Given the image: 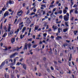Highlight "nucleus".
<instances>
[{"mask_svg":"<svg viewBox=\"0 0 78 78\" xmlns=\"http://www.w3.org/2000/svg\"><path fill=\"white\" fill-rule=\"evenodd\" d=\"M23 23L22 22L19 24V28L17 30V31H15V34H16V32H18L19 31V29L20 30H21L22 29V27H23V25H22L23 24ZM20 25H22L20 26Z\"/></svg>","mask_w":78,"mask_h":78,"instance_id":"f257e3e1","label":"nucleus"},{"mask_svg":"<svg viewBox=\"0 0 78 78\" xmlns=\"http://www.w3.org/2000/svg\"><path fill=\"white\" fill-rule=\"evenodd\" d=\"M63 19L64 20H65V21H69V17L67 16L66 15H65L63 16Z\"/></svg>","mask_w":78,"mask_h":78,"instance_id":"f03ea898","label":"nucleus"},{"mask_svg":"<svg viewBox=\"0 0 78 78\" xmlns=\"http://www.w3.org/2000/svg\"><path fill=\"white\" fill-rule=\"evenodd\" d=\"M20 65H22L23 66V67L24 68V69H25V70H26L27 66L26 64L23 63L22 64V63H20Z\"/></svg>","mask_w":78,"mask_h":78,"instance_id":"7ed1b4c3","label":"nucleus"},{"mask_svg":"<svg viewBox=\"0 0 78 78\" xmlns=\"http://www.w3.org/2000/svg\"><path fill=\"white\" fill-rule=\"evenodd\" d=\"M5 64V62H4L2 63V64H1V65L0 66V69H1L2 67H3V66H4Z\"/></svg>","mask_w":78,"mask_h":78,"instance_id":"20e7f679","label":"nucleus"},{"mask_svg":"<svg viewBox=\"0 0 78 78\" xmlns=\"http://www.w3.org/2000/svg\"><path fill=\"white\" fill-rule=\"evenodd\" d=\"M21 11H20L18 12L17 14V15L19 16V17H20V16H21L22 13H21V14H20V13H21Z\"/></svg>","mask_w":78,"mask_h":78,"instance_id":"39448f33","label":"nucleus"},{"mask_svg":"<svg viewBox=\"0 0 78 78\" xmlns=\"http://www.w3.org/2000/svg\"><path fill=\"white\" fill-rule=\"evenodd\" d=\"M13 34V30H12L11 31V32L8 33V36H10V35H12V34Z\"/></svg>","mask_w":78,"mask_h":78,"instance_id":"423d86ee","label":"nucleus"},{"mask_svg":"<svg viewBox=\"0 0 78 78\" xmlns=\"http://www.w3.org/2000/svg\"><path fill=\"white\" fill-rule=\"evenodd\" d=\"M22 48V46H21V47L20 48H19V47H17V48H16V50L17 51H19L20 50L19 49H21Z\"/></svg>","mask_w":78,"mask_h":78,"instance_id":"0eeeda50","label":"nucleus"},{"mask_svg":"<svg viewBox=\"0 0 78 78\" xmlns=\"http://www.w3.org/2000/svg\"><path fill=\"white\" fill-rule=\"evenodd\" d=\"M8 12H7L4 15V16L6 17V16H8Z\"/></svg>","mask_w":78,"mask_h":78,"instance_id":"6e6552de","label":"nucleus"},{"mask_svg":"<svg viewBox=\"0 0 78 78\" xmlns=\"http://www.w3.org/2000/svg\"><path fill=\"white\" fill-rule=\"evenodd\" d=\"M26 27H23V29L22 30V33H23L24 32L25 30H26Z\"/></svg>","mask_w":78,"mask_h":78,"instance_id":"1a4fd4ad","label":"nucleus"},{"mask_svg":"<svg viewBox=\"0 0 78 78\" xmlns=\"http://www.w3.org/2000/svg\"><path fill=\"white\" fill-rule=\"evenodd\" d=\"M56 39L58 40H59V39H62V37L60 36H58L57 37H56Z\"/></svg>","mask_w":78,"mask_h":78,"instance_id":"9d476101","label":"nucleus"},{"mask_svg":"<svg viewBox=\"0 0 78 78\" xmlns=\"http://www.w3.org/2000/svg\"><path fill=\"white\" fill-rule=\"evenodd\" d=\"M27 46H28V48L30 49L31 48V44L30 43L28 44H27Z\"/></svg>","mask_w":78,"mask_h":78,"instance_id":"9b49d317","label":"nucleus"},{"mask_svg":"<svg viewBox=\"0 0 78 78\" xmlns=\"http://www.w3.org/2000/svg\"><path fill=\"white\" fill-rule=\"evenodd\" d=\"M12 44H13V42H15V38H12Z\"/></svg>","mask_w":78,"mask_h":78,"instance_id":"f8f14e48","label":"nucleus"},{"mask_svg":"<svg viewBox=\"0 0 78 78\" xmlns=\"http://www.w3.org/2000/svg\"><path fill=\"white\" fill-rule=\"evenodd\" d=\"M9 3L10 4H12L14 3V2L13 1H11L9 0Z\"/></svg>","mask_w":78,"mask_h":78,"instance_id":"ddd939ff","label":"nucleus"},{"mask_svg":"<svg viewBox=\"0 0 78 78\" xmlns=\"http://www.w3.org/2000/svg\"><path fill=\"white\" fill-rule=\"evenodd\" d=\"M24 48L23 50H24L25 49L27 50V46L25 45Z\"/></svg>","mask_w":78,"mask_h":78,"instance_id":"4468645a","label":"nucleus"},{"mask_svg":"<svg viewBox=\"0 0 78 78\" xmlns=\"http://www.w3.org/2000/svg\"><path fill=\"white\" fill-rule=\"evenodd\" d=\"M10 29H11V27L10 26H9V27H8V32H10Z\"/></svg>","mask_w":78,"mask_h":78,"instance_id":"2eb2a0df","label":"nucleus"},{"mask_svg":"<svg viewBox=\"0 0 78 78\" xmlns=\"http://www.w3.org/2000/svg\"><path fill=\"white\" fill-rule=\"evenodd\" d=\"M68 30V29L67 28L63 30V32H67Z\"/></svg>","mask_w":78,"mask_h":78,"instance_id":"dca6fc26","label":"nucleus"},{"mask_svg":"<svg viewBox=\"0 0 78 78\" xmlns=\"http://www.w3.org/2000/svg\"><path fill=\"white\" fill-rule=\"evenodd\" d=\"M67 12V10L65 9L64 10H63V12L64 13V14H66V13Z\"/></svg>","mask_w":78,"mask_h":78,"instance_id":"f3484780","label":"nucleus"},{"mask_svg":"<svg viewBox=\"0 0 78 78\" xmlns=\"http://www.w3.org/2000/svg\"><path fill=\"white\" fill-rule=\"evenodd\" d=\"M7 35V33H5L3 35V36L2 37H5V36Z\"/></svg>","mask_w":78,"mask_h":78,"instance_id":"a211bd4d","label":"nucleus"},{"mask_svg":"<svg viewBox=\"0 0 78 78\" xmlns=\"http://www.w3.org/2000/svg\"><path fill=\"white\" fill-rule=\"evenodd\" d=\"M14 56H15V55L14 54H12V55H11L10 56V58H12Z\"/></svg>","mask_w":78,"mask_h":78,"instance_id":"6ab92c4d","label":"nucleus"},{"mask_svg":"<svg viewBox=\"0 0 78 78\" xmlns=\"http://www.w3.org/2000/svg\"><path fill=\"white\" fill-rule=\"evenodd\" d=\"M4 47L5 48V49H3V50H5V51H6L8 50L7 48L5 46H4Z\"/></svg>","mask_w":78,"mask_h":78,"instance_id":"aec40b11","label":"nucleus"},{"mask_svg":"<svg viewBox=\"0 0 78 78\" xmlns=\"http://www.w3.org/2000/svg\"><path fill=\"white\" fill-rule=\"evenodd\" d=\"M77 32H78V31L77 30L74 31V34H75V35H76V34H77Z\"/></svg>","mask_w":78,"mask_h":78,"instance_id":"412c9836","label":"nucleus"},{"mask_svg":"<svg viewBox=\"0 0 78 78\" xmlns=\"http://www.w3.org/2000/svg\"><path fill=\"white\" fill-rule=\"evenodd\" d=\"M38 27H39L38 26L37 27H36V26L34 28L35 30H37V29H38Z\"/></svg>","mask_w":78,"mask_h":78,"instance_id":"4be33fe9","label":"nucleus"},{"mask_svg":"<svg viewBox=\"0 0 78 78\" xmlns=\"http://www.w3.org/2000/svg\"><path fill=\"white\" fill-rule=\"evenodd\" d=\"M6 9V8H5V6L4 7V8L2 9V11H4Z\"/></svg>","mask_w":78,"mask_h":78,"instance_id":"5701e85b","label":"nucleus"},{"mask_svg":"<svg viewBox=\"0 0 78 78\" xmlns=\"http://www.w3.org/2000/svg\"><path fill=\"white\" fill-rule=\"evenodd\" d=\"M47 35V34L45 33L43 34V37H46V36Z\"/></svg>","mask_w":78,"mask_h":78,"instance_id":"b1692460","label":"nucleus"},{"mask_svg":"<svg viewBox=\"0 0 78 78\" xmlns=\"http://www.w3.org/2000/svg\"><path fill=\"white\" fill-rule=\"evenodd\" d=\"M54 29V31H55V30H57V27L55 26L54 28H53Z\"/></svg>","mask_w":78,"mask_h":78,"instance_id":"393cba45","label":"nucleus"},{"mask_svg":"<svg viewBox=\"0 0 78 78\" xmlns=\"http://www.w3.org/2000/svg\"><path fill=\"white\" fill-rule=\"evenodd\" d=\"M54 63H55V65H57L58 63L57 62H56V61H54Z\"/></svg>","mask_w":78,"mask_h":78,"instance_id":"a878e982","label":"nucleus"},{"mask_svg":"<svg viewBox=\"0 0 78 78\" xmlns=\"http://www.w3.org/2000/svg\"><path fill=\"white\" fill-rule=\"evenodd\" d=\"M60 28H58V33H60Z\"/></svg>","mask_w":78,"mask_h":78,"instance_id":"bb28decb","label":"nucleus"},{"mask_svg":"<svg viewBox=\"0 0 78 78\" xmlns=\"http://www.w3.org/2000/svg\"><path fill=\"white\" fill-rule=\"evenodd\" d=\"M37 46V45H33V46L32 47L33 48H36V47Z\"/></svg>","mask_w":78,"mask_h":78,"instance_id":"cd10ccee","label":"nucleus"},{"mask_svg":"<svg viewBox=\"0 0 78 78\" xmlns=\"http://www.w3.org/2000/svg\"><path fill=\"white\" fill-rule=\"evenodd\" d=\"M10 67H11V68L12 69H16V68H15L14 66H10Z\"/></svg>","mask_w":78,"mask_h":78,"instance_id":"c85d7f7f","label":"nucleus"},{"mask_svg":"<svg viewBox=\"0 0 78 78\" xmlns=\"http://www.w3.org/2000/svg\"><path fill=\"white\" fill-rule=\"evenodd\" d=\"M23 60V58H22L20 59V62H22V61Z\"/></svg>","mask_w":78,"mask_h":78,"instance_id":"c756f323","label":"nucleus"},{"mask_svg":"<svg viewBox=\"0 0 78 78\" xmlns=\"http://www.w3.org/2000/svg\"><path fill=\"white\" fill-rule=\"evenodd\" d=\"M30 13V11H29V10H28L27 11V12L26 14L27 15H28L29 14V13Z\"/></svg>","mask_w":78,"mask_h":78,"instance_id":"7c9ffc66","label":"nucleus"},{"mask_svg":"<svg viewBox=\"0 0 78 78\" xmlns=\"http://www.w3.org/2000/svg\"><path fill=\"white\" fill-rule=\"evenodd\" d=\"M20 39H23V36H22V35H20Z\"/></svg>","mask_w":78,"mask_h":78,"instance_id":"2f4dec72","label":"nucleus"},{"mask_svg":"<svg viewBox=\"0 0 78 78\" xmlns=\"http://www.w3.org/2000/svg\"><path fill=\"white\" fill-rule=\"evenodd\" d=\"M58 12H59V13L60 14H61L62 13V10H60Z\"/></svg>","mask_w":78,"mask_h":78,"instance_id":"473e14b6","label":"nucleus"},{"mask_svg":"<svg viewBox=\"0 0 78 78\" xmlns=\"http://www.w3.org/2000/svg\"><path fill=\"white\" fill-rule=\"evenodd\" d=\"M59 18L60 19H62L63 18V16L62 15L59 16Z\"/></svg>","mask_w":78,"mask_h":78,"instance_id":"72a5a7b5","label":"nucleus"},{"mask_svg":"<svg viewBox=\"0 0 78 78\" xmlns=\"http://www.w3.org/2000/svg\"><path fill=\"white\" fill-rule=\"evenodd\" d=\"M65 25L67 27H69V25L67 24V23L65 22Z\"/></svg>","mask_w":78,"mask_h":78,"instance_id":"f704fd0d","label":"nucleus"},{"mask_svg":"<svg viewBox=\"0 0 78 78\" xmlns=\"http://www.w3.org/2000/svg\"><path fill=\"white\" fill-rule=\"evenodd\" d=\"M41 6L43 7H46V6L45 5H41Z\"/></svg>","mask_w":78,"mask_h":78,"instance_id":"c9c22d12","label":"nucleus"},{"mask_svg":"<svg viewBox=\"0 0 78 78\" xmlns=\"http://www.w3.org/2000/svg\"><path fill=\"white\" fill-rule=\"evenodd\" d=\"M74 10H71L70 11V14H71V13L72 12H73Z\"/></svg>","mask_w":78,"mask_h":78,"instance_id":"e433bc0d","label":"nucleus"},{"mask_svg":"<svg viewBox=\"0 0 78 78\" xmlns=\"http://www.w3.org/2000/svg\"><path fill=\"white\" fill-rule=\"evenodd\" d=\"M54 6V5H51L49 6L50 8H52L53 6Z\"/></svg>","mask_w":78,"mask_h":78,"instance_id":"4c0bfd02","label":"nucleus"},{"mask_svg":"<svg viewBox=\"0 0 78 78\" xmlns=\"http://www.w3.org/2000/svg\"><path fill=\"white\" fill-rule=\"evenodd\" d=\"M26 3H24L23 4V7H24V6L26 5Z\"/></svg>","mask_w":78,"mask_h":78,"instance_id":"58836bf2","label":"nucleus"},{"mask_svg":"<svg viewBox=\"0 0 78 78\" xmlns=\"http://www.w3.org/2000/svg\"><path fill=\"white\" fill-rule=\"evenodd\" d=\"M51 70H54V68L52 66L51 67Z\"/></svg>","mask_w":78,"mask_h":78,"instance_id":"ea45409f","label":"nucleus"},{"mask_svg":"<svg viewBox=\"0 0 78 78\" xmlns=\"http://www.w3.org/2000/svg\"><path fill=\"white\" fill-rule=\"evenodd\" d=\"M13 62V60H12V59H9V62Z\"/></svg>","mask_w":78,"mask_h":78,"instance_id":"a19ab883","label":"nucleus"},{"mask_svg":"<svg viewBox=\"0 0 78 78\" xmlns=\"http://www.w3.org/2000/svg\"><path fill=\"white\" fill-rule=\"evenodd\" d=\"M61 22V21H59V22L57 21L56 22V23L58 24L60 23Z\"/></svg>","mask_w":78,"mask_h":78,"instance_id":"79ce46f5","label":"nucleus"},{"mask_svg":"<svg viewBox=\"0 0 78 78\" xmlns=\"http://www.w3.org/2000/svg\"><path fill=\"white\" fill-rule=\"evenodd\" d=\"M16 65L19 66L20 65V63L19 62H18L17 64H16Z\"/></svg>","mask_w":78,"mask_h":78,"instance_id":"37998d69","label":"nucleus"},{"mask_svg":"<svg viewBox=\"0 0 78 78\" xmlns=\"http://www.w3.org/2000/svg\"><path fill=\"white\" fill-rule=\"evenodd\" d=\"M75 13L76 14H78V11H77V10H75Z\"/></svg>","mask_w":78,"mask_h":78,"instance_id":"c03bdc74","label":"nucleus"},{"mask_svg":"<svg viewBox=\"0 0 78 78\" xmlns=\"http://www.w3.org/2000/svg\"><path fill=\"white\" fill-rule=\"evenodd\" d=\"M66 15L67 16V17H69V13H66Z\"/></svg>","mask_w":78,"mask_h":78,"instance_id":"a18cd8bd","label":"nucleus"},{"mask_svg":"<svg viewBox=\"0 0 78 78\" xmlns=\"http://www.w3.org/2000/svg\"><path fill=\"white\" fill-rule=\"evenodd\" d=\"M34 25V24H31L30 25V26L31 27H33V26Z\"/></svg>","mask_w":78,"mask_h":78,"instance_id":"49530a36","label":"nucleus"},{"mask_svg":"<svg viewBox=\"0 0 78 78\" xmlns=\"http://www.w3.org/2000/svg\"><path fill=\"white\" fill-rule=\"evenodd\" d=\"M32 41V38H30L29 39H28V41Z\"/></svg>","mask_w":78,"mask_h":78,"instance_id":"de8ad7c7","label":"nucleus"},{"mask_svg":"<svg viewBox=\"0 0 78 78\" xmlns=\"http://www.w3.org/2000/svg\"><path fill=\"white\" fill-rule=\"evenodd\" d=\"M34 14H35V13L33 12L31 14V15H33Z\"/></svg>","mask_w":78,"mask_h":78,"instance_id":"09e8293b","label":"nucleus"},{"mask_svg":"<svg viewBox=\"0 0 78 78\" xmlns=\"http://www.w3.org/2000/svg\"><path fill=\"white\" fill-rule=\"evenodd\" d=\"M16 58H15L14 59L13 61H14V63H15L16 62Z\"/></svg>","mask_w":78,"mask_h":78,"instance_id":"8fccbe9b","label":"nucleus"},{"mask_svg":"<svg viewBox=\"0 0 78 78\" xmlns=\"http://www.w3.org/2000/svg\"><path fill=\"white\" fill-rule=\"evenodd\" d=\"M18 72V71L17 70H15V73H17Z\"/></svg>","mask_w":78,"mask_h":78,"instance_id":"3c124183","label":"nucleus"},{"mask_svg":"<svg viewBox=\"0 0 78 78\" xmlns=\"http://www.w3.org/2000/svg\"><path fill=\"white\" fill-rule=\"evenodd\" d=\"M17 20V19H15V22H14V23H16V21Z\"/></svg>","mask_w":78,"mask_h":78,"instance_id":"603ef678","label":"nucleus"},{"mask_svg":"<svg viewBox=\"0 0 78 78\" xmlns=\"http://www.w3.org/2000/svg\"><path fill=\"white\" fill-rule=\"evenodd\" d=\"M14 55H18V53H14L13 54Z\"/></svg>","mask_w":78,"mask_h":78,"instance_id":"864d4df0","label":"nucleus"},{"mask_svg":"<svg viewBox=\"0 0 78 78\" xmlns=\"http://www.w3.org/2000/svg\"><path fill=\"white\" fill-rule=\"evenodd\" d=\"M37 37H41V36L40 35V34H39V35H37Z\"/></svg>","mask_w":78,"mask_h":78,"instance_id":"5fc2aeb1","label":"nucleus"},{"mask_svg":"<svg viewBox=\"0 0 78 78\" xmlns=\"http://www.w3.org/2000/svg\"><path fill=\"white\" fill-rule=\"evenodd\" d=\"M76 6V4H75L74 5V6H73V8H75Z\"/></svg>","mask_w":78,"mask_h":78,"instance_id":"6e6d98bb","label":"nucleus"},{"mask_svg":"<svg viewBox=\"0 0 78 78\" xmlns=\"http://www.w3.org/2000/svg\"><path fill=\"white\" fill-rule=\"evenodd\" d=\"M60 73L61 74H63V72H60Z\"/></svg>","mask_w":78,"mask_h":78,"instance_id":"4d7b16f0","label":"nucleus"},{"mask_svg":"<svg viewBox=\"0 0 78 78\" xmlns=\"http://www.w3.org/2000/svg\"><path fill=\"white\" fill-rule=\"evenodd\" d=\"M34 69H35V71L37 70V68H36V67H35V68H34Z\"/></svg>","mask_w":78,"mask_h":78,"instance_id":"13d9d810","label":"nucleus"},{"mask_svg":"<svg viewBox=\"0 0 78 78\" xmlns=\"http://www.w3.org/2000/svg\"><path fill=\"white\" fill-rule=\"evenodd\" d=\"M63 55V53H60V56H62Z\"/></svg>","mask_w":78,"mask_h":78,"instance_id":"bf43d9fd","label":"nucleus"},{"mask_svg":"<svg viewBox=\"0 0 78 78\" xmlns=\"http://www.w3.org/2000/svg\"><path fill=\"white\" fill-rule=\"evenodd\" d=\"M8 11H9L10 12H12V11L11 10V9H8Z\"/></svg>","mask_w":78,"mask_h":78,"instance_id":"052dcab7","label":"nucleus"},{"mask_svg":"<svg viewBox=\"0 0 78 78\" xmlns=\"http://www.w3.org/2000/svg\"><path fill=\"white\" fill-rule=\"evenodd\" d=\"M42 44V41H40L39 44Z\"/></svg>","mask_w":78,"mask_h":78,"instance_id":"680f3d73","label":"nucleus"},{"mask_svg":"<svg viewBox=\"0 0 78 78\" xmlns=\"http://www.w3.org/2000/svg\"><path fill=\"white\" fill-rule=\"evenodd\" d=\"M33 11L34 12H36V9H34Z\"/></svg>","mask_w":78,"mask_h":78,"instance_id":"e2e57ef3","label":"nucleus"},{"mask_svg":"<svg viewBox=\"0 0 78 78\" xmlns=\"http://www.w3.org/2000/svg\"><path fill=\"white\" fill-rule=\"evenodd\" d=\"M2 24H1L0 26V28L1 30L2 29Z\"/></svg>","mask_w":78,"mask_h":78,"instance_id":"0e129e2a","label":"nucleus"},{"mask_svg":"<svg viewBox=\"0 0 78 78\" xmlns=\"http://www.w3.org/2000/svg\"><path fill=\"white\" fill-rule=\"evenodd\" d=\"M33 38L34 39H35V36L34 35L33 36Z\"/></svg>","mask_w":78,"mask_h":78,"instance_id":"69168bd1","label":"nucleus"},{"mask_svg":"<svg viewBox=\"0 0 78 78\" xmlns=\"http://www.w3.org/2000/svg\"><path fill=\"white\" fill-rule=\"evenodd\" d=\"M31 30V28H30L29 30V32H30Z\"/></svg>","mask_w":78,"mask_h":78,"instance_id":"338daca9","label":"nucleus"},{"mask_svg":"<svg viewBox=\"0 0 78 78\" xmlns=\"http://www.w3.org/2000/svg\"><path fill=\"white\" fill-rule=\"evenodd\" d=\"M66 42L69 43L70 42V41H68V40H66Z\"/></svg>","mask_w":78,"mask_h":78,"instance_id":"774afa93","label":"nucleus"}]
</instances>
